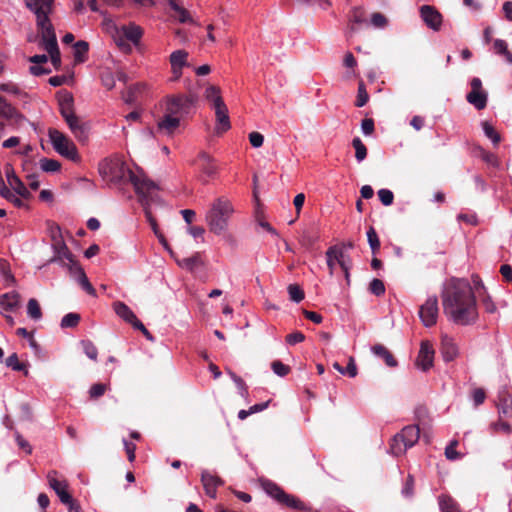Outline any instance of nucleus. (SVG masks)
I'll return each instance as SVG.
<instances>
[{
	"label": "nucleus",
	"instance_id": "f257e3e1",
	"mask_svg": "<svg viewBox=\"0 0 512 512\" xmlns=\"http://www.w3.org/2000/svg\"><path fill=\"white\" fill-rule=\"evenodd\" d=\"M99 172L108 184H132L143 206L147 221L149 224H157L152 204L157 201L159 187L144 174L142 169L137 168V171L134 172L126 166L121 158L111 157L104 159L99 164Z\"/></svg>",
	"mask_w": 512,
	"mask_h": 512
},
{
	"label": "nucleus",
	"instance_id": "f03ea898",
	"mask_svg": "<svg viewBox=\"0 0 512 512\" xmlns=\"http://www.w3.org/2000/svg\"><path fill=\"white\" fill-rule=\"evenodd\" d=\"M442 305L446 317L457 325H471L478 318L476 296L467 279L451 278L445 284Z\"/></svg>",
	"mask_w": 512,
	"mask_h": 512
},
{
	"label": "nucleus",
	"instance_id": "7ed1b4c3",
	"mask_svg": "<svg viewBox=\"0 0 512 512\" xmlns=\"http://www.w3.org/2000/svg\"><path fill=\"white\" fill-rule=\"evenodd\" d=\"M26 6L35 14L36 25L41 36L40 45L47 51L55 69L61 65V56L57 43L54 26L49 15L52 12L54 0H24Z\"/></svg>",
	"mask_w": 512,
	"mask_h": 512
},
{
	"label": "nucleus",
	"instance_id": "20e7f679",
	"mask_svg": "<svg viewBox=\"0 0 512 512\" xmlns=\"http://www.w3.org/2000/svg\"><path fill=\"white\" fill-rule=\"evenodd\" d=\"M499 420L491 424L494 432L510 434L512 432V393L507 385L502 386L498 392Z\"/></svg>",
	"mask_w": 512,
	"mask_h": 512
},
{
	"label": "nucleus",
	"instance_id": "39448f33",
	"mask_svg": "<svg viewBox=\"0 0 512 512\" xmlns=\"http://www.w3.org/2000/svg\"><path fill=\"white\" fill-rule=\"evenodd\" d=\"M59 110L75 137L79 141H85L87 139V128L74 113L73 95L71 93L64 92L61 95L59 98Z\"/></svg>",
	"mask_w": 512,
	"mask_h": 512
},
{
	"label": "nucleus",
	"instance_id": "423d86ee",
	"mask_svg": "<svg viewBox=\"0 0 512 512\" xmlns=\"http://www.w3.org/2000/svg\"><path fill=\"white\" fill-rule=\"evenodd\" d=\"M261 486L266 494L273 498L278 504L298 511L309 510L304 502L291 494H287L280 486L271 480H261Z\"/></svg>",
	"mask_w": 512,
	"mask_h": 512
},
{
	"label": "nucleus",
	"instance_id": "0eeeda50",
	"mask_svg": "<svg viewBox=\"0 0 512 512\" xmlns=\"http://www.w3.org/2000/svg\"><path fill=\"white\" fill-rule=\"evenodd\" d=\"M420 429L416 425H408L397 433L390 443V453L400 456L413 447L419 440Z\"/></svg>",
	"mask_w": 512,
	"mask_h": 512
},
{
	"label": "nucleus",
	"instance_id": "6e6552de",
	"mask_svg": "<svg viewBox=\"0 0 512 512\" xmlns=\"http://www.w3.org/2000/svg\"><path fill=\"white\" fill-rule=\"evenodd\" d=\"M206 221L207 224H225L237 221L236 212L231 202L224 197L216 199L206 214Z\"/></svg>",
	"mask_w": 512,
	"mask_h": 512
},
{
	"label": "nucleus",
	"instance_id": "1a4fd4ad",
	"mask_svg": "<svg viewBox=\"0 0 512 512\" xmlns=\"http://www.w3.org/2000/svg\"><path fill=\"white\" fill-rule=\"evenodd\" d=\"M197 96L193 93L171 95L166 98L165 112L179 119L190 112Z\"/></svg>",
	"mask_w": 512,
	"mask_h": 512
},
{
	"label": "nucleus",
	"instance_id": "9d476101",
	"mask_svg": "<svg viewBox=\"0 0 512 512\" xmlns=\"http://www.w3.org/2000/svg\"><path fill=\"white\" fill-rule=\"evenodd\" d=\"M50 235L52 239V248L54 251V256L51 258L50 262H57L62 267L65 266L66 263H72V261L75 259L63 240V232L61 226H52Z\"/></svg>",
	"mask_w": 512,
	"mask_h": 512
},
{
	"label": "nucleus",
	"instance_id": "9b49d317",
	"mask_svg": "<svg viewBox=\"0 0 512 512\" xmlns=\"http://www.w3.org/2000/svg\"><path fill=\"white\" fill-rule=\"evenodd\" d=\"M49 138L52 142L54 149L63 157H66L74 162L79 161L76 145L62 132L57 129H49Z\"/></svg>",
	"mask_w": 512,
	"mask_h": 512
},
{
	"label": "nucleus",
	"instance_id": "f8f14e48",
	"mask_svg": "<svg viewBox=\"0 0 512 512\" xmlns=\"http://www.w3.org/2000/svg\"><path fill=\"white\" fill-rule=\"evenodd\" d=\"M438 298L433 295L427 298L419 308V317L425 327H432L438 319Z\"/></svg>",
	"mask_w": 512,
	"mask_h": 512
},
{
	"label": "nucleus",
	"instance_id": "ddd939ff",
	"mask_svg": "<svg viewBox=\"0 0 512 512\" xmlns=\"http://www.w3.org/2000/svg\"><path fill=\"white\" fill-rule=\"evenodd\" d=\"M471 91L466 95L468 103L477 110H482L487 105V93L483 90L480 78L474 77L470 81Z\"/></svg>",
	"mask_w": 512,
	"mask_h": 512
},
{
	"label": "nucleus",
	"instance_id": "4468645a",
	"mask_svg": "<svg viewBox=\"0 0 512 512\" xmlns=\"http://www.w3.org/2000/svg\"><path fill=\"white\" fill-rule=\"evenodd\" d=\"M48 484L54 490L62 503H70L71 495L68 492V483L63 477H59L58 472L53 470L47 474Z\"/></svg>",
	"mask_w": 512,
	"mask_h": 512
},
{
	"label": "nucleus",
	"instance_id": "2eb2a0df",
	"mask_svg": "<svg viewBox=\"0 0 512 512\" xmlns=\"http://www.w3.org/2000/svg\"><path fill=\"white\" fill-rule=\"evenodd\" d=\"M420 17L425 23V25L432 29L433 31H439L442 27L443 16L436 9V7L431 5H423L420 7Z\"/></svg>",
	"mask_w": 512,
	"mask_h": 512
},
{
	"label": "nucleus",
	"instance_id": "dca6fc26",
	"mask_svg": "<svg viewBox=\"0 0 512 512\" xmlns=\"http://www.w3.org/2000/svg\"><path fill=\"white\" fill-rule=\"evenodd\" d=\"M63 267L68 269L71 277L79 283L83 290L91 296H96V290L91 285L85 271L76 260H73L72 263H66Z\"/></svg>",
	"mask_w": 512,
	"mask_h": 512
},
{
	"label": "nucleus",
	"instance_id": "f3484780",
	"mask_svg": "<svg viewBox=\"0 0 512 512\" xmlns=\"http://www.w3.org/2000/svg\"><path fill=\"white\" fill-rule=\"evenodd\" d=\"M176 262L180 268L196 276L203 273L205 269V261L202 257V254L199 252H196L190 257L177 259Z\"/></svg>",
	"mask_w": 512,
	"mask_h": 512
},
{
	"label": "nucleus",
	"instance_id": "a211bd4d",
	"mask_svg": "<svg viewBox=\"0 0 512 512\" xmlns=\"http://www.w3.org/2000/svg\"><path fill=\"white\" fill-rule=\"evenodd\" d=\"M5 175L9 186L15 191L17 195L25 200H28L32 197L30 191L26 188L21 179L15 174V171L10 164L5 166Z\"/></svg>",
	"mask_w": 512,
	"mask_h": 512
},
{
	"label": "nucleus",
	"instance_id": "6ab92c4d",
	"mask_svg": "<svg viewBox=\"0 0 512 512\" xmlns=\"http://www.w3.org/2000/svg\"><path fill=\"white\" fill-rule=\"evenodd\" d=\"M434 349L428 341H422L416 364L422 371H428L433 366Z\"/></svg>",
	"mask_w": 512,
	"mask_h": 512
},
{
	"label": "nucleus",
	"instance_id": "aec40b11",
	"mask_svg": "<svg viewBox=\"0 0 512 512\" xmlns=\"http://www.w3.org/2000/svg\"><path fill=\"white\" fill-rule=\"evenodd\" d=\"M201 482L206 495L213 499L217 496V488L224 484V481L220 477L208 470L202 471Z\"/></svg>",
	"mask_w": 512,
	"mask_h": 512
},
{
	"label": "nucleus",
	"instance_id": "412c9836",
	"mask_svg": "<svg viewBox=\"0 0 512 512\" xmlns=\"http://www.w3.org/2000/svg\"><path fill=\"white\" fill-rule=\"evenodd\" d=\"M441 354L445 362H451L459 355V349L455 340L448 336L443 335L441 338Z\"/></svg>",
	"mask_w": 512,
	"mask_h": 512
},
{
	"label": "nucleus",
	"instance_id": "4be33fe9",
	"mask_svg": "<svg viewBox=\"0 0 512 512\" xmlns=\"http://www.w3.org/2000/svg\"><path fill=\"white\" fill-rule=\"evenodd\" d=\"M215 116H216V132L218 134L226 132L230 129V119L228 115V108L226 104L223 102L222 104H217L214 107Z\"/></svg>",
	"mask_w": 512,
	"mask_h": 512
},
{
	"label": "nucleus",
	"instance_id": "5701e85b",
	"mask_svg": "<svg viewBox=\"0 0 512 512\" xmlns=\"http://www.w3.org/2000/svg\"><path fill=\"white\" fill-rule=\"evenodd\" d=\"M180 126V119L177 116H172L165 112L162 119L158 122V131L166 134L173 135Z\"/></svg>",
	"mask_w": 512,
	"mask_h": 512
},
{
	"label": "nucleus",
	"instance_id": "b1692460",
	"mask_svg": "<svg viewBox=\"0 0 512 512\" xmlns=\"http://www.w3.org/2000/svg\"><path fill=\"white\" fill-rule=\"evenodd\" d=\"M197 161L204 176L214 178L217 175L218 168L214 160L207 153L201 152Z\"/></svg>",
	"mask_w": 512,
	"mask_h": 512
},
{
	"label": "nucleus",
	"instance_id": "393cba45",
	"mask_svg": "<svg viewBox=\"0 0 512 512\" xmlns=\"http://www.w3.org/2000/svg\"><path fill=\"white\" fill-rule=\"evenodd\" d=\"M115 313L124 321L131 324L133 328L137 325V321H140L134 312L121 301H117L113 304Z\"/></svg>",
	"mask_w": 512,
	"mask_h": 512
},
{
	"label": "nucleus",
	"instance_id": "a878e982",
	"mask_svg": "<svg viewBox=\"0 0 512 512\" xmlns=\"http://www.w3.org/2000/svg\"><path fill=\"white\" fill-rule=\"evenodd\" d=\"M343 250L337 246L330 247L326 252L327 266L330 270V274L334 273L336 263L343 265Z\"/></svg>",
	"mask_w": 512,
	"mask_h": 512
},
{
	"label": "nucleus",
	"instance_id": "bb28decb",
	"mask_svg": "<svg viewBox=\"0 0 512 512\" xmlns=\"http://www.w3.org/2000/svg\"><path fill=\"white\" fill-rule=\"evenodd\" d=\"M372 353L379 358H382L388 367H396L397 361L391 352L382 344H376L371 347Z\"/></svg>",
	"mask_w": 512,
	"mask_h": 512
},
{
	"label": "nucleus",
	"instance_id": "cd10ccee",
	"mask_svg": "<svg viewBox=\"0 0 512 512\" xmlns=\"http://www.w3.org/2000/svg\"><path fill=\"white\" fill-rule=\"evenodd\" d=\"M366 22V12L363 7H354L351 10V15L349 18V34H353L356 31L354 24H362Z\"/></svg>",
	"mask_w": 512,
	"mask_h": 512
},
{
	"label": "nucleus",
	"instance_id": "c85d7f7f",
	"mask_svg": "<svg viewBox=\"0 0 512 512\" xmlns=\"http://www.w3.org/2000/svg\"><path fill=\"white\" fill-rule=\"evenodd\" d=\"M20 295L15 292L5 293L0 296V305L4 310H14L19 305Z\"/></svg>",
	"mask_w": 512,
	"mask_h": 512
},
{
	"label": "nucleus",
	"instance_id": "c756f323",
	"mask_svg": "<svg viewBox=\"0 0 512 512\" xmlns=\"http://www.w3.org/2000/svg\"><path fill=\"white\" fill-rule=\"evenodd\" d=\"M143 83H137L130 86L126 92L122 93V99L125 103L132 105L137 101L138 95L144 90Z\"/></svg>",
	"mask_w": 512,
	"mask_h": 512
},
{
	"label": "nucleus",
	"instance_id": "7c9ffc66",
	"mask_svg": "<svg viewBox=\"0 0 512 512\" xmlns=\"http://www.w3.org/2000/svg\"><path fill=\"white\" fill-rule=\"evenodd\" d=\"M122 30H123V34L126 37V39H128L129 41H131L134 44H137L143 35L142 28L135 24H129L127 26H123Z\"/></svg>",
	"mask_w": 512,
	"mask_h": 512
},
{
	"label": "nucleus",
	"instance_id": "2f4dec72",
	"mask_svg": "<svg viewBox=\"0 0 512 512\" xmlns=\"http://www.w3.org/2000/svg\"><path fill=\"white\" fill-rule=\"evenodd\" d=\"M205 98L212 104L213 108L217 104H222L224 102L221 96L220 88L215 85H210L206 88Z\"/></svg>",
	"mask_w": 512,
	"mask_h": 512
},
{
	"label": "nucleus",
	"instance_id": "473e14b6",
	"mask_svg": "<svg viewBox=\"0 0 512 512\" xmlns=\"http://www.w3.org/2000/svg\"><path fill=\"white\" fill-rule=\"evenodd\" d=\"M333 368L340 374L347 375L350 378H354L357 375V366L353 357L349 358V362L346 367L341 366L338 362H334Z\"/></svg>",
	"mask_w": 512,
	"mask_h": 512
},
{
	"label": "nucleus",
	"instance_id": "72a5a7b5",
	"mask_svg": "<svg viewBox=\"0 0 512 512\" xmlns=\"http://www.w3.org/2000/svg\"><path fill=\"white\" fill-rule=\"evenodd\" d=\"M439 507L441 512H460L458 504L450 496L446 495L439 497Z\"/></svg>",
	"mask_w": 512,
	"mask_h": 512
},
{
	"label": "nucleus",
	"instance_id": "f704fd0d",
	"mask_svg": "<svg viewBox=\"0 0 512 512\" xmlns=\"http://www.w3.org/2000/svg\"><path fill=\"white\" fill-rule=\"evenodd\" d=\"M168 4L170 8L175 12V17L181 22V23H187L191 21V17L189 15V12L178 5L175 0H168Z\"/></svg>",
	"mask_w": 512,
	"mask_h": 512
},
{
	"label": "nucleus",
	"instance_id": "c9c22d12",
	"mask_svg": "<svg viewBox=\"0 0 512 512\" xmlns=\"http://www.w3.org/2000/svg\"><path fill=\"white\" fill-rule=\"evenodd\" d=\"M89 50V44L86 41H78L74 45V57L76 62H84L86 60V54Z\"/></svg>",
	"mask_w": 512,
	"mask_h": 512
},
{
	"label": "nucleus",
	"instance_id": "e433bc0d",
	"mask_svg": "<svg viewBox=\"0 0 512 512\" xmlns=\"http://www.w3.org/2000/svg\"><path fill=\"white\" fill-rule=\"evenodd\" d=\"M318 239L319 235L317 233L304 230L300 237V243L306 249H312Z\"/></svg>",
	"mask_w": 512,
	"mask_h": 512
},
{
	"label": "nucleus",
	"instance_id": "4c0bfd02",
	"mask_svg": "<svg viewBox=\"0 0 512 512\" xmlns=\"http://www.w3.org/2000/svg\"><path fill=\"white\" fill-rule=\"evenodd\" d=\"M27 315L37 321L42 318V311L38 301L34 298L29 299L27 303Z\"/></svg>",
	"mask_w": 512,
	"mask_h": 512
},
{
	"label": "nucleus",
	"instance_id": "58836bf2",
	"mask_svg": "<svg viewBox=\"0 0 512 512\" xmlns=\"http://www.w3.org/2000/svg\"><path fill=\"white\" fill-rule=\"evenodd\" d=\"M484 134L487 138H489L494 146H497L501 142L500 134L495 130V128L487 121L482 123Z\"/></svg>",
	"mask_w": 512,
	"mask_h": 512
},
{
	"label": "nucleus",
	"instance_id": "ea45409f",
	"mask_svg": "<svg viewBox=\"0 0 512 512\" xmlns=\"http://www.w3.org/2000/svg\"><path fill=\"white\" fill-rule=\"evenodd\" d=\"M352 146L355 149V158L358 162L363 161L367 157V148L359 137L352 140Z\"/></svg>",
	"mask_w": 512,
	"mask_h": 512
},
{
	"label": "nucleus",
	"instance_id": "a19ab883",
	"mask_svg": "<svg viewBox=\"0 0 512 512\" xmlns=\"http://www.w3.org/2000/svg\"><path fill=\"white\" fill-rule=\"evenodd\" d=\"M188 53L184 50H176L170 55L171 67L185 66Z\"/></svg>",
	"mask_w": 512,
	"mask_h": 512
},
{
	"label": "nucleus",
	"instance_id": "79ce46f5",
	"mask_svg": "<svg viewBox=\"0 0 512 512\" xmlns=\"http://www.w3.org/2000/svg\"><path fill=\"white\" fill-rule=\"evenodd\" d=\"M289 298L295 303H299L304 299V291L297 284H290L287 287Z\"/></svg>",
	"mask_w": 512,
	"mask_h": 512
},
{
	"label": "nucleus",
	"instance_id": "37998d69",
	"mask_svg": "<svg viewBox=\"0 0 512 512\" xmlns=\"http://www.w3.org/2000/svg\"><path fill=\"white\" fill-rule=\"evenodd\" d=\"M0 273L6 283H14L15 282V278L10 269V264L5 259H0Z\"/></svg>",
	"mask_w": 512,
	"mask_h": 512
},
{
	"label": "nucleus",
	"instance_id": "c03bdc74",
	"mask_svg": "<svg viewBox=\"0 0 512 512\" xmlns=\"http://www.w3.org/2000/svg\"><path fill=\"white\" fill-rule=\"evenodd\" d=\"M40 167L45 172H56L60 170L61 164L57 160L43 158L40 160Z\"/></svg>",
	"mask_w": 512,
	"mask_h": 512
},
{
	"label": "nucleus",
	"instance_id": "a18cd8bd",
	"mask_svg": "<svg viewBox=\"0 0 512 512\" xmlns=\"http://www.w3.org/2000/svg\"><path fill=\"white\" fill-rule=\"evenodd\" d=\"M80 321V315L77 313L66 314L60 323L61 328H73L77 326Z\"/></svg>",
	"mask_w": 512,
	"mask_h": 512
},
{
	"label": "nucleus",
	"instance_id": "49530a36",
	"mask_svg": "<svg viewBox=\"0 0 512 512\" xmlns=\"http://www.w3.org/2000/svg\"><path fill=\"white\" fill-rule=\"evenodd\" d=\"M369 100V95L366 91L365 84L361 81L358 85L357 99L355 102L356 107H363Z\"/></svg>",
	"mask_w": 512,
	"mask_h": 512
},
{
	"label": "nucleus",
	"instance_id": "de8ad7c7",
	"mask_svg": "<svg viewBox=\"0 0 512 512\" xmlns=\"http://www.w3.org/2000/svg\"><path fill=\"white\" fill-rule=\"evenodd\" d=\"M371 25L375 28H379V29H382V28H385L388 24V19L387 17L380 13V12H374L372 15H371Z\"/></svg>",
	"mask_w": 512,
	"mask_h": 512
},
{
	"label": "nucleus",
	"instance_id": "09e8293b",
	"mask_svg": "<svg viewBox=\"0 0 512 512\" xmlns=\"http://www.w3.org/2000/svg\"><path fill=\"white\" fill-rule=\"evenodd\" d=\"M81 345L83 347V351L86 354L88 358L91 360H96L98 355V350L96 346L89 340H83L81 342Z\"/></svg>",
	"mask_w": 512,
	"mask_h": 512
},
{
	"label": "nucleus",
	"instance_id": "8fccbe9b",
	"mask_svg": "<svg viewBox=\"0 0 512 512\" xmlns=\"http://www.w3.org/2000/svg\"><path fill=\"white\" fill-rule=\"evenodd\" d=\"M377 194H378L380 202L384 206H390L393 203L394 194L391 190L383 188V189H380Z\"/></svg>",
	"mask_w": 512,
	"mask_h": 512
},
{
	"label": "nucleus",
	"instance_id": "3c124183",
	"mask_svg": "<svg viewBox=\"0 0 512 512\" xmlns=\"http://www.w3.org/2000/svg\"><path fill=\"white\" fill-rule=\"evenodd\" d=\"M369 290L372 294H374L376 296L383 295L385 293V286H384L383 281L380 279H377V278L373 279L370 282Z\"/></svg>",
	"mask_w": 512,
	"mask_h": 512
},
{
	"label": "nucleus",
	"instance_id": "603ef678",
	"mask_svg": "<svg viewBox=\"0 0 512 512\" xmlns=\"http://www.w3.org/2000/svg\"><path fill=\"white\" fill-rule=\"evenodd\" d=\"M7 367L11 368L14 371H22L24 370V364L19 362L18 356L16 353L11 354L6 359Z\"/></svg>",
	"mask_w": 512,
	"mask_h": 512
},
{
	"label": "nucleus",
	"instance_id": "864d4df0",
	"mask_svg": "<svg viewBox=\"0 0 512 512\" xmlns=\"http://www.w3.org/2000/svg\"><path fill=\"white\" fill-rule=\"evenodd\" d=\"M366 234H367L369 245H370L372 251L375 252L380 247L378 235L372 226H370V228Z\"/></svg>",
	"mask_w": 512,
	"mask_h": 512
},
{
	"label": "nucleus",
	"instance_id": "5fc2aeb1",
	"mask_svg": "<svg viewBox=\"0 0 512 512\" xmlns=\"http://www.w3.org/2000/svg\"><path fill=\"white\" fill-rule=\"evenodd\" d=\"M271 368L273 372L280 377L286 376L290 371L289 366L283 364L281 361L278 360L272 362Z\"/></svg>",
	"mask_w": 512,
	"mask_h": 512
},
{
	"label": "nucleus",
	"instance_id": "6e6d98bb",
	"mask_svg": "<svg viewBox=\"0 0 512 512\" xmlns=\"http://www.w3.org/2000/svg\"><path fill=\"white\" fill-rule=\"evenodd\" d=\"M471 398H472V401H473L475 407H478L481 404H483L486 399V394H485L484 389H482V388L474 389L471 393Z\"/></svg>",
	"mask_w": 512,
	"mask_h": 512
},
{
	"label": "nucleus",
	"instance_id": "4d7b16f0",
	"mask_svg": "<svg viewBox=\"0 0 512 512\" xmlns=\"http://www.w3.org/2000/svg\"><path fill=\"white\" fill-rule=\"evenodd\" d=\"M107 389V386L102 383L94 384L89 389V395L92 399H97L104 395L105 391Z\"/></svg>",
	"mask_w": 512,
	"mask_h": 512
},
{
	"label": "nucleus",
	"instance_id": "13d9d810",
	"mask_svg": "<svg viewBox=\"0 0 512 512\" xmlns=\"http://www.w3.org/2000/svg\"><path fill=\"white\" fill-rule=\"evenodd\" d=\"M404 497H412L414 493V478L412 475H408L404 486L401 491Z\"/></svg>",
	"mask_w": 512,
	"mask_h": 512
},
{
	"label": "nucleus",
	"instance_id": "bf43d9fd",
	"mask_svg": "<svg viewBox=\"0 0 512 512\" xmlns=\"http://www.w3.org/2000/svg\"><path fill=\"white\" fill-rule=\"evenodd\" d=\"M205 230L203 226H187V233L190 234L196 241H203V234Z\"/></svg>",
	"mask_w": 512,
	"mask_h": 512
},
{
	"label": "nucleus",
	"instance_id": "052dcab7",
	"mask_svg": "<svg viewBox=\"0 0 512 512\" xmlns=\"http://www.w3.org/2000/svg\"><path fill=\"white\" fill-rule=\"evenodd\" d=\"M101 81L104 87H106L108 90H111L115 86V78L113 74L109 71L103 72L101 74Z\"/></svg>",
	"mask_w": 512,
	"mask_h": 512
},
{
	"label": "nucleus",
	"instance_id": "680f3d73",
	"mask_svg": "<svg viewBox=\"0 0 512 512\" xmlns=\"http://www.w3.org/2000/svg\"><path fill=\"white\" fill-rule=\"evenodd\" d=\"M480 298L486 312L494 313L496 311V305L492 301L491 297L487 294V292L483 293Z\"/></svg>",
	"mask_w": 512,
	"mask_h": 512
},
{
	"label": "nucleus",
	"instance_id": "e2e57ef3",
	"mask_svg": "<svg viewBox=\"0 0 512 512\" xmlns=\"http://www.w3.org/2000/svg\"><path fill=\"white\" fill-rule=\"evenodd\" d=\"M457 445V441H452L446 448H445V456L449 460H456L460 457L459 453L456 451L455 447Z\"/></svg>",
	"mask_w": 512,
	"mask_h": 512
},
{
	"label": "nucleus",
	"instance_id": "0e129e2a",
	"mask_svg": "<svg viewBox=\"0 0 512 512\" xmlns=\"http://www.w3.org/2000/svg\"><path fill=\"white\" fill-rule=\"evenodd\" d=\"M472 283L475 289L474 293H478L479 297H481L483 293L487 292L481 278L478 275H472Z\"/></svg>",
	"mask_w": 512,
	"mask_h": 512
},
{
	"label": "nucleus",
	"instance_id": "69168bd1",
	"mask_svg": "<svg viewBox=\"0 0 512 512\" xmlns=\"http://www.w3.org/2000/svg\"><path fill=\"white\" fill-rule=\"evenodd\" d=\"M3 198H5L6 200H8L9 202L13 203L16 207L18 208H21V207H24L25 204L23 202V198H19L17 197L13 192H11L9 189H8V193H4L2 195Z\"/></svg>",
	"mask_w": 512,
	"mask_h": 512
},
{
	"label": "nucleus",
	"instance_id": "338daca9",
	"mask_svg": "<svg viewBox=\"0 0 512 512\" xmlns=\"http://www.w3.org/2000/svg\"><path fill=\"white\" fill-rule=\"evenodd\" d=\"M305 340V335L302 332L296 331L293 332L286 337V342L289 345H295L297 343H301Z\"/></svg>",
	"mask_w": 512,
	"mask_h": 512
},
{
	"label": "nucleus",
	"instance_id": "774afa93",
	"mask_svg": "<svg viewBox=\"0 0 512 512\" xmlns=\"http://www.w3.org/2000/svg\"><path fill=\"white\" fill-rule=\"evenodd\" d=\"M249 141L253 147L258 148L263 145L264 137L259 132H251L249 134Z\"/></svg>",
	"mask_w": 512,
	"mask_h": 512
}]
</instances>
